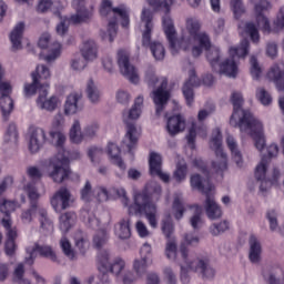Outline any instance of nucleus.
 I'll return each instance as SVG.
<instances>
[{"label":"nucleus","mask_w":284,"mask_h":284,"mask_svg":"<svg viewBox=\"0 0 284 284\" xmlns=\"http://www.w3.org/2000/svg\"><path fill=\"white\" fill-rule=\"evenodd\" d=\"M148 3L155 10L164 12L162 29L173 55L183 50L186 52L191 51L193 57H200L204 50L207 51L212 48L211 37L205 31H201L202 22L196 17H187L185 19V26L181 29V36L178 39V31L171 16L174 0H148Z\"/></svg>","instance_id":"obj_1"},{"label":"nucleus","mask_w":284,"mask_h":284,"mask_svg":"<svg viewBox=\"0 0 284 284\" xmlns=\"http://www.w3.org/2000/svg\"><path fill=\"white\" fill-rule=\"evenodd\" d=\"M95 193L99 203L120 199L129 215H144L149 225L152 229H158L159 211L154 201H158L162 193V187L159 183L150 182L143 191L134 192L133 204H130V199L123 187H111L108 190L105 186H100L95 190Z\"/></svg>","instance_id":"obj_2"},{"label":"nucleus","mask_w":284,"mask_h":284,"mask_svg":"<svg viewBox=\"0 0 284 284\" xmlns=\"http://www.w3.org/2000/svg\"><path fill=\"white\" fill-rule=\"evenodd\" d=\"M233 113L230 119V125L240 128L241 132L248 134L254 140V145L258 152H264L266 148L264 123L251 111L243 110L244 98L239 91L231 94Z\"/></svg>","instance_id":"obj_3"},{"label":"nucleus","mask_w":284,"mask_h":284,"mask_svg":"<svg viewBox=\"0 0 284 284\" xmlns=\"http://www.w3.org/2000/svg\"><path fill=\"white\" fill-rule=\"evenodd\" d=\"M229 58L221 62L222 51L220 47L211 45L206 50V59L211 68L219 72V74H224L230 79H236L240 72V64L236 59H244L250 53V41L244 39L239 45H232L227 50Z\"/></svg>","instance_id":"obj_4"},{"label":"nucleus","mask_w":284,"mask_h":284,"mask_svg":"<svg viewBox=\"0 0 284 284\" xmlns=\"http://www.w3.org/2000/svg\"><path fill=\"white\" fill-rule=\"evenodd\" d=\"M22 190L31 202L29 209H24L20 213V222L23 225H31L37 216H39V223L42 232L52 233L54 230L52 221L48 216V212L44 207H41L36 202L40 199V194L33 182H29L27 178H23L20 184Z\"/></svg>","instance_id":"obj_5"},{"label":"nucleus","mask_w":284,"mask_h":284,"mask_svg":"<svg viewBox=\"0 0 284 284\" xmlns=\"http://www.w3.org/2000/svg\"><path fill=\"white\" fill-rule=\"evenodd\" d=\"M143 109L144 95L140 94L134 99L132 106L122 113V121L126 125L122 148H125L129 154H134V151L138 148V141L142 134V130L134 123V121H139V119H141Z\"/></svg>","instance_id":"obj_6"},{"label":"nucleus","mask_w":284,"mask_h":284,"mask_svg":"<svg viewBox=\"0 0 284 284\" xmlns=\"http://www.w3.org/2000/svg\"><path fill=\"white\" fill-rule=\"evenodd\" d=\"M112 0H102L100 6V14L102 17H111L106 31H101L100 36L104 41L113 42L118 34V23L122 27L130 24V10L126 6L121 4L113 8Z\"/></svg>","instance_id":"obj_7"},{"label":"nucleus","mask_w":284,"mask_h":284,"mask_svg":"<svg viewBox=\"0 0 284 284\" xmlns=\"http://www.w3.org/2000/svg\"><path fill=\"white\" fill-rule=\"evenodd\" d=\"M255 3V21L253 22H241L239 24V32L242 36H248L254 43L260 42L261 36L258 29L264 32H271V21L265 16V12L272 9L271 2L267 0H251Z\"/></svg>","instance_id":"obj_8"},{"label":"nucleus","mask_w":284,"mask_h":284,"mask_svg":"<svg viewBox=\"0 0 284 284\" xmlns=\"http://www.w3.org/2000/svg\"><path fill=\"white\" fill-rule=\"evenodd\" d=\"M210 148L215 152V159L212 161L210 170L207 171V169L204 168L203 160H194V165L200 168L204 175H222L229 168V158L223 149V135L220 128L212 130Z\"/></svg>","instance_id":"obj_9"},{"label":"nucleus","mask_w":284,"mask_h":284,"mask_svg":"<svg viewBox=\"0 0 284 284\" xmlns=\"http://www.w3.org/2000/svg\"><path fill=\"white\" fill-rule=\"evenodd\" d=\"M144 81L153 88L156 85L158 88L152 91L151 99L155 105V114L156 116H161L163 110L168 105L171 99V91L168 88V79L164 77L156 75V70L153 67H149L144 71Z\"/></svg>","instance_id":"obj_10"},{"label":"nucleus","mask_w":284,"mask_h":284,"mask_svg":"<svg viewBox=\"0 0 284 284\" xmlns=\"http://www.w3.org/2000/svg\"><path fill=\"white\" fill-rule=\"evenodd\" d=\"M80 158V152L74 151L69 153H58L57 155L45 160L42 164L44 172L57 184L63 183L70 176V170L68 168L70 161H77Z\"/></svg>","instance_id":"obj_11"},{"label":"nucleus","mask_w":284,"mask_h":284,"mask_svg":"<svg viewBox=\"0 0 284 284\" xmlns=\"http://www.w3.org/2000/svg\"><path fill=\"white\" fill-rule=\"evenodd\" d=\"M153 29L154 23L152 12L148 9H143L141 13L142 47L149 48L152 57L158 61H162L165 59L166 50L163 42L159 40L152 41Z\"/></svg>","instance_id":"obj_12"},{"label":"nucleus","mask_w":284,"mask_h":284,"mask_svg":"<svg viewBox=\"0 0 284 284\" xmlns=\"http://www.w3.org/2000/svg\"><path fill=\"white\" fill-rule=\"evenodd\" d=\"M271 160L263 155L261 161L257 163L254 170V179L260 183V192L265 195L271 185L278 186V189L284 193V180H282L281 171L278 169L273 170L271 181H267V172L270 170Z\"/></svg>","instance_id":"obj_13"},{"label":"nucleus","mask_w":284,"mask_h":284,"mask_svg":"<svg viewBox=\"0 0 284 284\" xmlns=\"http://www.w3.org/2000/svg\"><path fill=\"white\" fill-rule=\"evenodd\" d=\"M71 4L75 13L70 16V18L60 17V22L55 27L57 34L61 37L68 33L70 23H84L93 17V12L85 8V0H72Z\"/></svg>","instance_id":"obj_14"},{"label":"nucleus","mask_w":284,"mask_h":284,"mask_svg":"<svg viewBox=\"0 0 284 284\" xmlns=\"http://www.w3.org/2000/svg\"><path fill=\"white\" fill-rule=\"evenodd\" d=\"M203 83V85H213L214 83V77L212 74H206L202 82L201 80L196 77V72L194 69L189 70V79L184 83L182 88L183 97L185 99L186 105H193L194 99H195V93H194V88H200V85Z\"/></svg>","instance_id":"obj_15"},{"label":"nucleus","mask_w":284,"mask_h":284,"mask_svg":"<svg viewBox=\"0 0 284 284\" xmlns=\"http://www.w3.org/2000/svg\"><path fill=\"white\" fill-rule=\"evenodd\" d=\"M161 230L163 235L168 239L166 245H165V256L174 261L178 256V243L175 237H172V235L175 232V227L172 221L171 215H166L163 217L161 223Z\"/></svg>","instance_id":"obj_16"},{"label":"nucleus","mask_w":284,"mask_h":284,"mask_svg":"<svg viewBox=\"0 0 284 284\" xmlns=\"http://www.w3.org/2000/svg\"><path fill=\"white\" fill-rule=\"evenodd\" d=\"M51 34L49 32H43L38 40V47L40 49H48V53L43 57L47 63H54L63 53V44L60 41H53L50 44Z\"/></svg>","instance_id":"obj_17"},{"label":"nucleus","mask_w":284,"mask_h":284,"mask_svg":"<svg viewBox=\"0 0 284 284\" xmlns=\"http://www.w3.org/2000/svg\"><path fill=\"white\" fill-rule=\"evenodd\" d=\"M118 67L120 69L121 74L133 83L138 85L140 83L141 78L138 69L130 63V53L126 50L118 51Z\"/></svg>","instance_id":"obj_18"},{"label":"nucleus","mask_w":284,"mask_h":284,"mask_svg":"<svg viewBox=\"0 0 284 284\" xmlns=\"http://www.w3.org/2000/svg\"><path fill=\"white\" fill-rule=\"evenodd\" d=\"M111 255L106 250H100L98 253V263L104 270H109V272L116 277H119L126 268V262L122 257H115L112 262H110Z\"/></svg>","instance_id":"obj_19"},{"label":"nucleus","mask_w":284,"mask_h":284,"mask_svg":"<svg viewBox=\"0 0 284 284\" xmlns=\"http://www.w3.org/2000/svg\"><path fill=\"white\" fill-rule=\"evenodd\" d=\"M28 256L24 258V263L27 265H33L37 260V253L43 258H48L49 261L55 263L58 262V256L55 251L50 245H40L39 243H34L29 245L26 248Z\"/></svg>","instance_id":"obj_20"},{"label":"nucleus","mask_w":284,"mask_h":284,"mask_svg":"<svg viewBox=\"0 0 284 284\" xmlns=\"http://www.w3.org/2000/svg\"><path fill=\"white\" fill-rule=\"evenodd\" d=\"M47 141V133L40 126L31 125L28 129L27 145L30 154H38Z\"/></svg>","instance_id":"obj_21"},{"label":"nucleus","mask_w":284,"mask_h":284,"mask_svg":"<svg viewBox=\"0 0 284 284\" xmlns=\"http://www.w3.org/2000/svg\"><path fill=\"white\" fill-rule=\"evenodd\" d=\"M13 87L8 80H0V110L3 119H8L13 111V100L11 94Z\"/></svg>","instance_id":"obj_22"},{"label":"nucleus","mask_w":284,"mask_h":284,"mask_svg":"<svg viewBox=\"0 0 284 284\" xmlns=\"http://www.w3.org/2000/svg\"><path fill=\"white\" fill-rule=\"evenodd\" d=\"M2 227L6 231V243H4V253L7 256H13L17 252V239H18V229L12 226V219H2Z\"/></svg>","instance_id":"obj_23"},{"label":"nucleus","mask_w":284,"mask_h":284,"mask_svg":"<svg viewBox=\"0 0 284 284\" xmlns=\"http://www.w3.org/2000/svg\"><path fill=\"white\" fill-rule=\"evenodd\" d=\"M49 90L50 84H45L44 90H42V93H39L37 98V108H39V110H45V112H55L62 104V99L60 95H51L48 98Z\"/></svg>","instance_id":"obj_24"},{"label":"nucleus","mask_w":284,"mask_h":284,"mask_svg":"<svg viewBox=\"0 0 284 284\" xmlns=\"http://www.w3.org/2000/svg\"><path fill=\"white\" fill-rule=\"evenodd\" d=\"M163 158L158 152H150L149 156V168L150 175L158 176L163 183H170L171 175L162 170Z\"/></svg>","instance_id":"obj_25"},{"label":"nucleus","mask_w":284,"mask_h":284,"mask_svg":"<svg viewBox=\"0 0 284 284\" xmlns=\"http://www.w3.org/2000/svg\"><path fill=\"white\" fill-rule=\"evenodd\" d=\"M72 194L67 187L59 189L51 197V206L55 213H61L70 207Z\"/></svg>","instance_id":"obj_26"},{"label":"nucleus","mask_w":284,"mask_h":284,"mask_svg":"<svg viewBox=\"0 0 284 284\" xmlns=\"http://www.w3.org/2000/svg\"><path fill=\"white\" fill-rule=\"evenodd\" d=\"M84 104L82 94L72 92L65 97L63 103V114L65 116H74V114L82 112Z\"/></svg>","instance_id":"obj_27"},{"label":"nucleus","mask_w":284,"mask_h":284,"mask_svg":"<svg viewBox=\"0 0 284 284\" xmlns=\"http://www.w3.org/2000/svg\"><path fill=\"white\" fill-rule=\"evenodd\" d=\"M165 130L170 136H176L186 130V120L182 114H175L166 119Z\"/></svg>","instance_id":"obj_28"},{"label":"nucleus","mask_w":284,"mask_h":284,"mask_svg":"<svg viewBox=\"0 0 284 284\" xmlns=\"http://www.w3.org/2000/svg\"><path fill=\"white\" fill-rule=\"evenodd\" d=\"M207 134L209 128L205 124H197L196 122H193L186 135L189 148H191V150H194L196 136H201V139H207Z\"/></svg>","instance_id":"obj_29"},{"label":"nucleus","mask_w":284,"mask_h":284,"mask_svg":"<svg viewBox=\"0 0 284 284\" xmlns=\"http://www.w3.org/2000/svg\"><path fill=\"white\" fill-rule=\"evenodd\" d=\"M19 131L16 123H10L3 134L2 145L4 150H14L19 145Z\"/></svg>","instance_id":"obj_30"},{"label":"nucleus","mask_w":284,"mask_h":284,"mask_svg":"<svg viewBox=\"0 0 284 284\" xmlns=\"http://www.w3.org/2000/svg\"><path fill=\"white\" fill-rule=\"evenodd\" d=\"M213 192H210L206 194V199L204 202V210L206 213V216L211 221H216L222 219L223 216V210L222 207L216 203L215 199L212 196Z\"/></svg>","instance_id":"obj_31"},{"label":"nucleus","mask_w":284,"mask_h":284,"mask_svg":"<svg viewBox=\"0 0 284 284\" xmlns=\"http://www.w3.org/2000/svg\"><path fill=\"white\" fill-rule=\"evenodd\" d=\"M248 260L252 264H260L262 262L263 246L258 237L251 234L248 237Z\"/></svg>","instance_id":"obj_32"},{"label":"nucleus","mask_w":284,"mask_h":284,"mask_svg":"<svg viewBox=\"0 0 284 284\" xmlns=\"http://www.w3.org/2000/svg\"><path fill=\"white\" fill-rule=\"evenodd\" d=\"M194 272L201 274L205 281H212L215 278L216 271L210 265L209 261L193 258Z\"/></svg>","instance_id":"obj_33"},{"label":"nucleus","mask_w":284,"mask_h":284,"mask_svg":"<svg viewBox=\"0 0 284 284\" xmlns=\"http://www.w3.org/2000/svg\"><path fill=\"white\" fill-rule=\"evenodd\" d=\"M262 277L267 284H284V273L281 266H271L262 271Z\"/></svg>","instance_id":"obj_34"},{"label":"nucleus","mask_w":284,"mask_h":284,"mask_svg":"<svg viewBox=\"0 0 284 284\" xmlns=\"http://www.w3.org/2000/svg\"><path fill=\"white\" fill-rule=\"evenodd\" d=\"M27 24L24 21L17 22L10 31L9 39L14 50L22 48V39Z\"/></svg>","instance_id":"obj_35"},{"label":"nucleus","mask_w":284,"mask_h":284,"mask_svg":"<svg viewBox=\"0 0 284 284\" xmlns=\"http://www.w3.org/2000/svg\"><path fill=\"white\" fill-rule=\"evenodd\" d=\"M81 57L87 61V63H92L98 59V44L94 40L89 39L83 41L80 48Z\"/></svg>","instance_id":"obj_36"},{"label":"nucleus","mask_w":284,"mask_h":284,"mask_svg":"<svg viewBox=\"0 0 284 284\" xmlns=\"http://www.w3.org/2000/svg\"><path fill=\"white\" fill-rule=\"evenodd\" d=\"M181 267V282L182 284H190L191 277L190 272H195V265L193 257H187L185 252H182V260L180 261Z\"/></svg>","instance_id":"obj_37"},{"label":"nucleus","mask_w":284,"mask_h":284,"mask_svg":"<svg viewBox=\"0 0 284 284\" xmlns=\"http://www.w3.org/2000/svg\"><path fill=\"white\" fill-rule=\"evenodd\" d=\"M106 152L110 156L111 163L118 165L119 170H121L122 174H124L126 165L121 158V149L118 146V144L114 142H109L106 146Z\"/></svg>","instance_id":"obj_38"},{"label":"nucleus","mask_w":284,"mask_h":284,"mask_svg":"<svg viewBox=\"0 0 284 284\" xmlns=\"http://www.w3.org/2000/svg\"><path fill=\"white\" fill-rule=\"evenodd\" d=\"M114 234L119 240H129L132 235L130 217L121 219L114 225Z\"/></svg>","instance_id":"obj_39"},{"label":"nucleus","mask_w":284,"mask_h":284,"mask_svg":"<svg viewBox=\"0 0 284 284\" xmlns=\"http://www.w3.org/2000/svg\"><path fill=\"white\" fill-rule=\"evenodd\" d=\"M191 187L203 194L207 195L209 193H213L214 185L209 181H203L200 174H193L190 180Z\"/></svg>","instance_id":"obj_40"},{"label":"nucleus","mask_w":284,"mask_h":284,"mask_svg":"<svg viewBox=\"0 0 284 284\" xmlns=\"http://www.w3.org/2000/svg\"><path fill=\"white\" fill-rule=\"evenodd\" d=\"M153 264V260L151 256H143L139 258H134L132 264V270L136 274V276H140L141 278L143 275L146 274L148 268Z\"/></svg>","instance_id":"obj_41"},{"label":"nucleus","mask_w":284,"mask_h":284,"mask_svg":"<svg viewBox=\"0 0 284 284\" xmlns=\"http://www.w3.org/2000/svg\"><path fill=\"white\" fill-rule=\"evenodd\" d=\"M32 82L31 83H24L23 85V94L24 97H33V94H37L39 90V94L43 93V90H45V85H50L48 82H40L38 78L33 75L31 78Z\"/></svg>","instance_id":"obj_42"},{"label":"nucleus","mask_w":284,"mask_h":284,"mask_svg":"<svg viewBox=\"0 0 284 284\" xmlns=\"http://www.w3.org/2000/svg\"><path fill=\"white\" fill-rule=\"evenodd\" d=\"M226 145H227L229 150L231 151L233 161H235L237 168H243V165H244L243 155H242L241 151L239 150V144H237L235 138L232 135H227Z\"/></svg>","instance_id":"obj_43"},{"label":"nucleus","mask_w":284,"mask_h":284,"mask_svg":"<svg viewBox=\"0 0 284 284\" xmlns=\"http://www.w3.org/2000/svg\"><path fill=\"white\" fill-rule=\"evenodd\" d=\"M20 209L21 204L18 201L7 199L0 200V213L7 216L3 217V220H11V214Z\"/></svg>","instance_id":"obj_44"},{"label":"nucleus","mask_w":284,"mask_h":284,"mask_svg":"<svg viewBox=\"0 0 284 284\" xmlns=\"http://www.w3.org/2000/svg\"><path fill=\"white\" fill-rule=\"evenodd\" d=\"M101 186H97V187H92V184L90 181H87L85 184L83 185V187L80 191V197L84 203H90L94 200H97L99 202V197H98V193L97 191L100 189Z\"/></svg>","instance_id":"obj_45"},{"label":"nucleus","mask_w":284,"mask_h":284,"mask_svg":"<svg viewBox=\"0 0 284 284\" xmlns=\"http://www.w3.org/2000/svg\"><path fill=\"white\" fill-rule=\"evenodd\" d=\"M49 141L54 148H64L67 143V135L63 130L50 129L49 130Z\"/></svg>","instance_id":"obj_46"},{"label":"nucleus","mask_w":284,"mask_h":284,"mask_svg":"<svg viewBox=\"0 0 284 284\" xmlns=\"http://www.w3.org/2000/svg\"><path fill=\"white\" fill-rule=\"evenodd\" d=\"M193 215L190 217V225L197 231L204 226L203 207L200 205L192 206Z\"/></svg>","instance_id":"obj_47"},{"label":"nucleus","mask_w":284,"mask_h":284,"mask_svg":"<svg viewBox=\"0 0 284 284\" xmlns=\"http://www.w3.org/2000/svg\"><path fill=\"white\" fill-rule=\"evenodd\" d=\"M69 139L72 143H82L85 139L84 131H82L81 122L79 120H74L70 131H69Z\"/></svg>","instance_id":"obj_48"},{"label":"nucleus","mask_w":284,"mask_h":284,"mask_svg":"<svg viewBox=\"0 0 284 284\" xmlns=\"http://www.w3.org/2000/svg\"><path fill=\"white\" fill-rule=\"evenodd\" d=\"M77 222V214L73 212H68L64 213L60 216V231L62 233H68L74 225Z\"/></svg>","instance_id":"obj_49"},{"label":"nucleus","mask_w":284,"mask_h":284,"mask_svg":"<svg viewBox=\"0 0 284 284\" xmlns=\"http://www.w3.org/2000/svg\"><path fill=\"white\" fill-rule=\"evenodd\" d=\"M189 174L187 164L184 159L176 162L175 170L173 172V179L178 183H183L186 181Z\"/></svg>","instance_id":"obj_50"},{"label":"nucleus","mask_w":284,"mask_h":284,"mask_svg":"<svg viewBox=\"0 0 284 284\" xmlns=\"http://www.w3.org/2000/svg\"><path fill=\"white\" fill-rule=\"evenodd\" d=\"M52 71L47 64H38L36 70L31 72V79H38V81H50Z\"/></svg>","instance_id":"obj_51"},{"label":"nucleus","mask_w":284,"mask_h":284,"mask_svg":"<svg viewBox=\"0 0 284 284\" xmlns=\"http://www.w3.org/2000/svg\"><path fill=\"white\" fill-rule=\"evenodd\" d=\"M201 242V237L197 234L194 233H187L183 237V242L181 244V256L183 257V253L189 258H193V256L189 255L187 251L185 250V246H197Z\"/></svg>","instance_id":"obj_52"},{"label":"nucleus","mask_w":284,"mask_h":284,"mask_svg":"<svg viewBox=\"0 0 284 284\" xmlns=\"http://www.w3.org/2000/svg\"><path fill=\"white\" fill-rule=\"evenodd\" d=\"M231 229V224L229 221L223 220L219 223H213L209 227V232L212 236H220L229 232Z\"/></svg>","instance_id":"obj_53"},{"label":"nucleus","mask_w":284,"mask_h":284,"mask_svg":"<svg viewBox=\"0 0 284 284\" xmlns=\"http://www.w3.org/2000/svg\"><path fill=\"white\" fill-rule=\"evenodd\" d=\"M13 283L14 284H32L29 278H26L24 264L19 263L13 271Z\"/></svg>","instance_id":"obj_54"},{"label":"nucleus","mask_w":284,"mask_h":284,"mask_svg":"<svg viewBox=\"0 0 284 284\" xmlns=\"http://www.w3.org/2000/svg\"><path fill=\"white\" fill-rule=\"evenodd\" d=\"M173 213H174L175 220H178V221L182 220L183 216H184V213H185V202H184V199H183V196L181 194L176 195L174 197V201H173Z\"/></svg>","instance_id":"obj_55"},{"label":"nucleus","mask_w":284,"mask_h":284,"mask_svg":"<svg viewBox=\"0 0 284 284\" xmlns=\"http://www.w3.org/2000/svg\"><path fill=\"white\" fill-rule=\"evenodd\" d=\"M60 248L68 260H77V252L73 250L71 242L67 237L60 240Z\"/></svg>","instance_id":"obj_56"},{"label":"nucleus","mask_w":284,"mask_h":284,"mask_svg":"<svg viewBox=\"0 0 284 284\" xmlns=\"http://www.w3.org/2000/svg\"><path fill=\"white\" fill-rule=\"evenodd\" d=\"M250 74L254 81H258L263 77V68L254 55L250 58Z\"/></svg>","instance_id":"obj_57"},{"label":"nucleus","mask_w":284,"mask_h":284,"mask_svg":"<svg viewBox=\"0 0 284 284\" xmlns=\"http://www.w3.org/2000/svg\"><path fill=\"white\" fill-rule=\"evenodd\" d=\"M64 3H62L60 7H59V2L54 1L53 0H39V3H38V7H37V10L40 11V12H47L48 10L52 9L53 12H55V9H63L64 8Z\"/></svg>","instance_id":"obj_58"},{"label":"nucleus","mask_w":284,"mask_h":284,"mask_svg":"<svg viewBox=\"0 0 284 284\" xmlns=\"http://www.w3.org/2000/svg\"><path fill=\"white\" fill-rule=\"evenodd\" d=\"M88 65V61L81 55V54H75L72 57L70 61V68L74 70V72H82L85 70Z\"/></svg>","instance_id":"obj_59"},{"label":"nucleus","mask_w":284,"mask_h":284,"mask_svg":"<svg viewBox=\"0 0 284 284\" xmlns=\"http://www.w3.org/2000/svg\"><path fill=\"white\" fill-rule=\"evenodd\" d=\"M109 240V234L105 230H99L93 237V245L97 250H101L105 246Z\"/></svg>","instance_id":"obj_60"},{"label":"nucleus","mask_w":284,"mask_h":284,"mask_svg":"<svg viewBox=\"0 0 284 284\" xmlns=\"http://www.w3.org/2000/svg\"><path fill=\"white\" fill-rule=\"evenodd\" d=\"M230 7L236 19H240L245 13V7L242 0H231Z\"/></svg>","instance_id":"obj_61"},{"label":"nucleus","mask_w":284,"mask_h":284,"mask_svg":"<svg viewBox=\"0 0 284 284\" xmlns=\"http://www.w3.org/2000/svg\"><path fill=\"white\" fill-rule=\"evenodd\" d=\"M256 99L262 103V105H271L273 103L271 93L264 88H258L256 90Z\"/></svg>","instance_id":"obj_62"},{"label":"nucleus","mask_w":284,"mask_h":284,"mask_svg":"<svg viewBox=\"0 0 284 284\" xmlns=\"http://www.w3.org/2000/svg\"><path fill=\"white\" fill-rule=\"evenodd\" d=\"M131 99H132V95L130 91L126 89H119L115 92V101L121 105H129Z\"/></svg>","instance_id":"obj_63"},{"label":"nucleus","mask_w":284,"mask_h":284,"mask_svg":"<svg viewBox=\"0 0 284 284\" xmlns=\"http://www.w3.org/2000/svg\"><path fill=\"white\" fill-rule=\"evenodd\" d=\"M119 278L121 280V282L123 284H133L136 281H139L141 277L138 276V274L135 272L132 271H124Z\"/></svg>","instance_id":"obj_64"}]
</instances>
